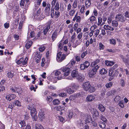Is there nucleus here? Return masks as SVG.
Segmentation results:
<instances>
[{
  "label": "nucleus",
  "mask_w": 129,
  "mask_h": 129,
  "mask_svg": "<svg viewBox=\"0 0 129 129\" xmlns=\"http://www.w3.org/2000/svg\"><path fill=\"white\" fill-rule=\"evenodd\" d=\"M71 75L73 78L76 77L78 81L80 82H82L84 79V77L83 75L79 73L77 69L73 70Z\"/></svg>",
  "instance_id": "nucleus-1"
},
{
  "label": "nucleus",
  "mask_w": 129,
  "mask_h": 129,
  "mask_svg": "<svg viewBox=\"0 0 129 129\" xmlns=\"http://www.w3.org/2000/svg\"><path fill=\"white\" fill-rule=\"evenodd\" d=\"M29 110H30V113L31 115L34 120L36 121L37 119V112L36 109L34 108L30 107V106H28L27 107Z\"/></svg>",
  "instance_id": "nucleus-2"
},
{
  "label": "nucleus",
  "mask_w": 129,
  "mask_h": 129,
  "mask_svg": "<svg viewBox=\"0 0 129 129\" xmlns=\"http://www.w3.org/2000/svg\"><path fill=\"white\" fill-rule=\"evenodd\" d=\"M66 56L65 54L62 55L61 52H59L57 54L56 60L58 62H61L65 58Z\"/></svg>",
  "instance_id": "nucleus-3"
},
{
  "label": "nucleus",
  "mask_w": 129,
  "mask_h": 129,
  "mask_svg": "<svg viewBox=\"0 0 129 129\" xmlns=\"http://www.w3.org/2000/svg\"><path fill=\"white\" fill-rule=\"evenodd\" d=\"M116 20L117 21L123 22L125 21L126 19L121 14L119 13L115 17Z\"/></svg>",
  "instance_id": "nucleus-4"
},
{
  "label": "nucleus",
  "mask_w": 129,
  "mask_h": 129,
  "mask_svg": "<svg viewBox=\"0 0 129 129\" xmlns=\"http://www.w3.org/2000/svg\"><path fill=\"white\" fill-rule=\"evenodd\" d=\"M51 18H53L54 16H55V17L56 18L59 17L60 12L58 11H55V13H54L53 8H51Z\"/></svg>",
  "instance_id": "nucleus-5"
},
{
  "label": "nucleus",
  "mask_w": 129,
  "mask_h": 129,
  "mask_svg": "<svg viewBox=\"0 0 129 129\" xmlns=\"http://www.w3.org/2000/svg\"><path fill=\"white\" fill-rule=\"evenodd\" d=\"M98 67H94L91 70L89 71L88 73V75L90 77H93L97 71Z\"/></svg>",
  "instance_id": "nucleus-6"
},
{
  "label": "nucleus",
  "mask_w": 129,
  "mask_h": 129,
  "mask_svg": "<svg viewBox=\"0 0 129 129\" xmlns=\"http://www.w3.org/2000/svg\"><path fill=\"white\" fill-rule=\"evenodd\" d=\"M100 61L99 59H97L96 61L91 63V66L92 67H98V69L100 67V66L99 64H97Z\"/></svg>",
  "instance_id": "nucleus-7"
},
{
  "label": "nucleus",
  "mask_w": 129,
  "mask_h": 129,
  "mask_svg": "<svg viewBox=\"0 0 129 129\" xmlns=\"http://www.w3.org/2000/svg\"><path fill=\"white\" fill-rule=\"evenodd\" d=\"M70 68L68 67H66L63 69L62 70L64 72L63 76H68L70 73Z\"/></svg>",
  "instance_id": "nucleus-8"
},
{
  "label": "nucleus",
  "mask_w": 129,
  "mask_h": 129,
  "mask_svg": "<svg viewBox=\"0 0 129 129\" xmlns=\"http://www.w3.org/2000/svg\"><path fill=\"white\" fill-rule=\"evenodd\" d=\"M90 85V83L88 82H85L83 84V87L85 90L87 91L88 90Z\"/></svg>",
  "instance_id": "nucleus-9"
},
{
  "label": "nucleus",
  "mask_w": 129,
  "mask_h": 129,
  "mask_svg": "<svg viewBox=\"0 0 129 129\" xmlns=\"http://www.w3.org/2000/svg\"><path fill=\"white\" fill-rule=\"evenodd\" d=\"M95 98V97L92 95H89L86 98V101L90 102L93 101Z\"/></svg>",
  "instance_id": "nucleus-10"
},
{
  "label": "nucleus",
  "mask_w": 129,
  "mask_h": 129,
  "mask_svg": "<svg viewBox=\"0 0 129 129\" xmlns=\"http://www.w3.org/2000/svg\"><path fill=\"white\" fill-rule=\"evenodd\" d=\"M16 97V95L14 94H12L7 95L6 96L5 98L9 101L14 99Z\"/></svg>",
  "instance_id": "nucleus-11"
},
{
  "label": "nucleus",
  "mask_w": 129,
  "mask_h": 129,
  "mask_svg": "<svg viewBox=\"0 0 129 129\" xmlns=\"http://www.w3.org/2000/svg\"><path fill=\"white\" fill-rule=\"evenodd\" d=\"M117 66L118 65L117 64H115L110 68L109 70V76H111L113 74V73L114 72L113 70L116 68Z\"/></svg>",
  "instance_id": "nucleus-12"
},
{
  "label": "nucleus",
  "mask_w": 129,
  "mask_h": 129,
  "mask_svg": "<svg viewBox=\"0 0 129 129\" xmlns=\"http://www.w3.org/2000/svg\"><path fill=\"white\" fill-rule=\"evenodd\" d=\"M55 75L56 76H58L57 77L58 80H60L63 78V75L61 74L60 72L59 71H56L55 73Z\"/></svg>",
  "instance_id": "nucleus-13"
},
{
  "label": "nucleus",
  "mask_w": 129,
  "mask_h": 129,
  "mask_svg": "<svg viewBox=\"0 0 129 129\" xmlns=\"http://www.w3.org/2000/svg\"><path fill=\"white\" fill-rule=\"evenodd\" d=\"M44 114H43V112L41 111L39 112V120L42 121L43 120L44 118Z\"/></svg>",
  "instance_id": "nucleus-14"
},
{
  "label": "nucleus",
  "mask_w": 129,
  "mask_h": 129,
  "mask_svg": "<svg viewBox=\"0 0 129 129\" xmlns=\"http://www.w3.org/2000/svg\"><path fill=\"white\" fill-rule=\"evenodd\" d=\"M51 25V23H49L45 27V28L43 30V33L44 35H46L49 30L50 28V25Z\"/></svg>",
  "instance_id": "nucleus-15"
},
{
  "label": "nucleus",
  "mask_w": 129,
  "mask_h": 129,
  "mask_svg": "<svg viewBox=\"0 0 129 129\" xmlns=\"http://www.w3.org/2000/svg\"><path fill=\"white\" fill-rule=\"evenodd\" d=\"M76 20V22L78 23L80 22L81 21V18L80 16H77V13L76 14L73 20L74 21H75Z\"/></svg>",
  "instance_id": "nucleus-16"
},
{
  "label": "nucleus",
  "mask_w": 129,
  "mask_h": 129,
  "mask_svg": "<svg viewBox=\"0 0 129 129\" xmlns=\"http://www.w3.org/2000/svg\"><path fill=\"white\" fill-rule=\"evenodd\" d=\"M76 96L77 98L83 97L85 95V93L83 91H81L79 93L76 94Z\"/></svg>",
  "instance_id": "nucleus-17"
},
{
  "label": "nucleus",
  "mask_w": 129,
  "mask_h": 129,
  "mask_svg": "<svg viewBox=\"0 0 129 129\" xmlns=\"http://www.w3.org/2000/svg\"><path fill=\"white\" fill-rule=\"evenodd\" d=\"M104 28L106 30L113 31L114 30V28L113 27H112L111 26L108 25H104Z\"/></svg>",
  "instance_id": "nucleus-18"
},
{
  "label": "nucleus",
  "mask_w": 129,
  "mask_h": 129,
  "mask_svg": "<svg viewBox=\"0 0 129 129\" xmlns=\"http://www.w3.org/2000/svg\"><path fill=\"white\" fill-rule=\"evenodd\" d=\"M98 108L102 112L105 111V108L102 104H100L98 105Z\"/></svg>",
  "instance_id": "nucleus-19"
},
{
  "label": "nucleus",
  "mask_w": 129,
  "mask_h": 129,
  "mask_svg": "<svg viewBox=\"0 0 129 129\" xmlns=\"http://www.w3.org/2000/svg\"><path fill=\"white\" fill-rule=\"evenodd\" d=\"M91 0H86L85 3V5L86 7L88 8L91 5Z\"/></svg>",
  "instance_id": "nucleus-20"
},
{
  "label": "nucleus",
  "mask_w": 129,
  "mask_h": 129,
  "mask_svg": "<svg viewBox=\"0 0 129 129\" xmlns=\"http://www.w3.org/2000/svg\"><path fill=\"white\" fill-rule=\"evenodd\" d=\"M33 42L31 41H29L28 42H27L25 45V47L27 49H28L31 47L32 44Z\"/></svg>",
  "instance_id": "nucleus-21"
},
{
  "label": "nucleus",
  "mask_w": 129,
  "mask_h": 129,
  "mask_svg": "<svg viewBox=\"0 0 129 129\" xmlns=\"http://www.w3.org/2000/svg\"><path fill=\"white\" fill-rule=\"evenodd\" d=\"M107 72V70L103 68L101 69L99 71L100 74L101 75L106 74Z\"/></svg>",
  "instance_id": "nucleus-22"
},
{
  "label": "nucleus",
  "mask_w": 129,
  "mask_h": 129,
  "mask_svg": "<svg viewBox=\"0 0 129 129\" xmlns=\"http://www.w3.org/2000/svg\"><path fill=\"white\" fill-rule=\"evenodd\" d=\"M119 57L122 59L123 61L125 63H127L128 62V59L125 58V57L123 55H120Z\"/></svg>",
  "instance_id": "nucleus-23"
},
{
  "label": "nucleus",
  "mask_w": 129,
  "mask_h": 129,
  "mask_svg": "<svg viewBox=\"0 0 129 129\" xmlns=\"http://www.w3.org/2000/svg\"><path fill=\"white\" fill-rule=\"evenodd\" d=\"M98 22L97 24L98 25H102L103 24V23L101 24L102 21V17H99L98 18Z\"/></svg>",
  "instance_id": "nucleus-24"
},
{
  "label": "nucleus",
  "mask_w": 129,
  "mask_h": 129,
  "mask_svg": "<svg viewBox=\"0 0 129 129\" xmlns=\"http://www.w3.org/2000/svg\"><path fill=\"white\" fill-rule=\"evenodd\" d=\"M57 31L55 30L54 31V33H53L52 36V40L53 41L55 39H56L57 37Z\"/></svg>",
  "instance_id": "nucleus-25"
},
{
  "label": "nucleus",
  "mask_w": 129,
  "mask_h": 129,
  "mask_svg": "<svg viewBox=\"0 0 129 129\" xmlns=\"http://www.w3.org/2000/svg\"><path fill=\"white\" fill-rule=\"evenodd\" d=\"M95 89L94 87L91 86L90 85L88 90L90 92L92 93L94 92L95 91Z\"/></svg>",
  "instance_id": "nucleus-26"
},
{
  "label": "nucleus",
  "mask_w": 129,
  "mask_h": 129,
  "mask_svg": "<svg viewBox=\"0 0 129 129\" xmlns=\"http://www.w3.org/2000/svg\"><path fill=\"white\" fill-rule=\"evenodd\" d=\"M93 115L95 117H98L99 115V113L96 109H93Z\"/></svg>",
  "instance_id": "nucleus-27"
},
{
  "label": "nucleus",
  "mask_w": 129,
  "mask_h": 129,
  "mask_svg": "<svg viewBox=\"0 0 129 129\" xmlns=\"http://www.w3.org/2000/svg\"><path fill=\"white\" fill-rule=\"evenodd\" d=\"M26 125V123L25 122V121L23 120L21 121L19 123V126L20 127H22L25 126Z\"/></svg>",
  "instance_id": "nucleus-28"
},
{
  "label": "nucleus",
  "mask_w": 129,
  "mask_h": 129,
  "mask_svg": "<svg viewBox=\"0 0 129 129\" xmlns=\"http://www.w3.org/2000/svg\"><path fill=\"white\" fill-rule=\"evenodd\" d=\"M85 68H87L90 65V63L88 61H86L83 64Z\"/></svg>",
  "instance_id": "nucleus-29"
},
{
  "label": "nucleus",
  "mask_w": 129,
  "mask_h": 129,
  "mask_svg": "<svg viewBox=\"0 0 129 129\" xmlns=\"http://www.w3.org/2000/svg\"><path fill=\"white\" fill-rule=\"evenodd\" d=\"M38 55V56L36 58V61L37 63L39 62L41 58V56L40 55H39L38 54H37L36 55V56H37Z\"/></svg>",
  "instance_id": "nucleus-30"
},
{
  "label": "nucleus",
  "mask_w": 129,
  "mask_h": 129,
  "mask_svg": "<svg viewBox=\"0 0 129 129\" xmlns=\"http://www.w3.org/2000/svg\"><path fill=\"white\" fill-rule=\"evenodd\" d=\"M35 127L36 129H44L43 127L40 124H36Z\"/></svg>",
  "instance_id": "nucleus-31"
},
{
  "label": "nucleus",
  "mask_w": 129,
  "mask_h": 129,
  "mask_svg": "<svg viewBox=\"0 0 129 129\" xmlns=\"http://www.w3.org/2000/svg\"><path fill=\"white\" fill-rule=\"evenodd\" d=\"M99 126L100 127L103 129L105 128L106 127V125L105 124L102 122H100Z\"/></svg>",
  "instance_id": "nucleus-32"
},
{
  "label": "nucleus",
  "mask_w": 129,
  "mask_h": 129,
  "mask_svg": "<svg viewBox=\"0 0 129 129\" xmlns=\"http://www.w3.org/2000/svg\"><path fill=\"white\" fill-rule=\"evenodd\" d=\"M53 104L55 105H58L59 104L60 102L57 99L54 100L53 101Z\"/></svg>",
  "instance_id": "nucleus-33"
},
{
  "label": "nucleus",
  "mask_w": 129,
  "mask_h": 129,
  "mask_svg": "<svg viewBox=\"0 0 129 129\" xmlns=\"http://www.w3.org/2000/svg\"><path fill=\"white\" fill-rule=\"evenodd\" d=\"M112 25L114 27H117L118 25V23L117 20H113L112 22Z\"/></svg>",
  "instance_id": "nucleus-34"
},
{
  "label": "nucleus",
  "mask_w": 129,
  "mask_h": 129,
  "mask_svg": "<svg viewBox=\"0 0 129 129\" xmlns=\"http://www.w3.org/2000/svg\"><path fill=\"white\" fill-rule=\"evenodd\" d=\"M41 12V11L40 9V8H39L38 10L37 11L36 14L34 16V17L36 18H37V17L39 16V15L40 14Z\"/></svg>",
  "instance_id": "nucleus-35"
},
{
  "label": "nucleus",
  "mask_w": 129,
  "mask_h": 129,
  "mask_svg": "<svg viewBox=\"0 0 129 129\" xmlns=\"http://www.w3.org/2000/svg\"><path fill=\"white\" fill-rule=\"evenodd\" d=\"M76 98H77V97L76 96V94L70 96L69 98L70 100H73Z\"/></svg>",
  "instance_id": "nucleus-36"
},
{
  "label": "nucleus",
  "mask_w": 129,
  "mask_h": 129,
  "mask_svg": "<svg viewBox=\"0 0 129 129\" xmlns=\"http://www.w3.org/2000/svg\"><path fill=\"white\" fill-rule=\"evenodd\" d=\"M118 74V72L117 70H115L114 71V72L113 74V75H112L111 76H112V79H113L114 77H116L117 76Z\"/></svg>",
  "instance_id": "nucleus-37"
},
{
  "label": "nucleus",
  "mask_w": 129,
  "mask_h": 129,
  "mask_svg": "<svg viewBox=\"0 0 129 129\" xmlns=\"http://www.w3.org/2000/svg\"><path fill=\"white\" fill-rule=\"evenodd\" d=\"M67 92L70 94H72L74 92V91L73 90L69 88H67Z\"/></svg>",
  "instance_id": "nucleus-38"
},
{
  "label": "nucleus",
  "mask_w": 129,
  "mask_h": 129,
  "mask_svg": "<svg viewBox=\"0 0 129 129\" xmlns=\"http://www.w3.org/2000/svg\"><path fill=\"white\" fill-rule=\"evenodd\" d=\"M50 8H46L45 11V12L47 16L49 15L50 13Z\"/></svg>",
  "instance_id": "nucleus-39"
},
{
  "label": "nucleus",
  "mask_w": 129,
  "mask_h": 129,
  "mask_svg": "<svg viewBox=\"0 0 129 129\" xmlns=\"http://www.w3.org/2000/svg\"><path fill=\"white\" fill-rule=\"evenodd\" d=\"M57 109L58 110H61L62 112H61V113H62L65 112V108L64 107H61L60 106H59L57 107Z\"/></svg>",
  "instance_id": "nucleus-40"
},
{
  "label": "nucleus",
  "mask_w": 129,
  "mask_h": 129,
  "mask_svg": "<svg viewBox=\"0 0 129 129\" xmlns=\"http://www.w3.org/2000/svg\"><path fill=\"white\" fill-rule=\"evenodd\" d=\"M87 54V50H86L85 52L82 53L81 55V58H83Z\"/></svg>",
  "instance_id": "nucleus-41"
},
{
  "label": "nucleus",
  "mask_w": 129,
  "mask_h": 129,
  "mask_svg": "<svg viewBox=\"0 0 129 129\" xmlns=\"http://www.w3.org/2000/svg\"><path fill=\"white\" fill-rule=\"evenodd\" d=\"M63 44L62 43V41L61 40L59 43V45H58V48L60 49H62L63 48Z\"/></svg>",
  "instance_id": "nucleus-42"
},
{
  "label": "nucleus",
  "mask_w": 129,
  "mask_h": 129,
  "mask_svg": "<svg viewBox=\"0 0 129 129\" xmlns=\"http://www.w3.org/2000/svg\"><path fill=\"white\" fill-rule=\"evenodd\" d=\"M113 85V83L112 82H110L109 83L106 84V86L107 88H109L112 86Z\"/></svg>",
  "instance_id": "nucleus-43"
},
{
  "label": "nucleus",
  "mask_w": 129,
  "mask_h": 129,
  "mask_svg": "<svg viewBox=\"0 0 129 129\" xmlns=\"http://www.w3.org/2000/svg\"><path fill=\"white\" fill-rule=\"evenodd\" d=\"M14 88L15 89V92L16 91L18 94H21L22 93V89H20V90H21V91H19V89H20L19 88L17 87H15Z\"/></svg>",
  "instance_id": "nucleus-44"
},
{
  "label": "nucleus",
  "mask_w": 129,
  "mask_h": 129,
  "mask_svg": "<svg viewBox=\"0 0 129 129\" xmlns=\"http://www.w3.org/2000/svg\"><path fill=\"white\" fill-rule=\"evenodd\" d=\"M89 19L90 21L93 22L95 20L96 18L94 16H92L89 18Z\"/></svg>",
  "instance_id": "nucleus-45"
},
{
  "label": "nucleus",
  "mask_w": 129,
  "mask_h": 129,
  "mask_svg": "<svg viewBox=\"0 0 129 129\" xmlns=\"http://www.w3.org/2000/svg\"><path fill=\"white\" fill-rule=\"evenodd\" d=\"M110 42L111 44H112L115 45L116 44V41L115 39H112L110 40Z\"/></svg>",
  "instance_id": "nucleus-46"
},
{
  "label": "nucleus",
  "mask_w": 129,
  "mask_h": 129,
  "mask_svg": "<svg viewBox=\"0 0 129 129\" xmlns=\"http://www.w3.org/2000/svg\"><path fill=\"white\" fill-rule=\"evenodd\" d=\"M28 60V58L27 57L25 58L24 59H23V62H22L21 64L23 65H24L26 64L27 63V60Z\"/></svg>",
  "instance_id": "nucleus-47"
},
{
  "label": "nucleus",
  "mask_w": 129,
  "mask_h": 129,
  "mask_svg": "<svg viewBox=\"0 0 129 129\" xmlns=\"http://www.w3.org/2000/svg\"><path fill=\"white\" fill-rule=\"evenodd\" d=\"M7 76L9 78H12L13 77V75L11 72H9L7 73Z\"/></svg>",
  "instance_id": "nucleus-48"
},
{
  "label": "nucleus",
  "mask_w": 129,
  "mask_h": 129,
  "mask_svg": "<svg viewBox=\"0 0 129 129\" xmlns=\"http://www.w3.org/2000/svg\"><path fill=\"white\" fill-rule=\"evenodd\" d=\"M25 0H21L20 2V5L21 7L24 6Z\"/></svg>",
  "instance_id": "nucleus-49"
},
{
  "label": "nucleus",
  "mask_w": 129,
  "mask_h": 129,
  "mask_svg": "<svg viewBox=\"0 0 129 129\" xmlns=\"http://www.w3.org/2000/svg\"><path fill=\"white\" fill-rule=\"evenodd\" d=\"M111 17H108L107 19V22L109 24L111 23L112 20L111 18L113 17V15L112 14L110 16Z\"/></svg>",
  "instance_id": "nucleus-50"
},
{
  "label": "nucleus",
  "mask_w": 129,
  "mask_h": 129,
  "mask_svg": "<svg viewBox=\"0 0 129 129\" xmlns=\"http://www.w3.org/2000/svg\"><path fill=\"white\" fill-rule=\"evenodd\" d=\"M75 12V10H71L69 11V14L70 16H73Z\"/></svg>",
  "instance_id": "nucleus-51"
},
{
  "label": "nucleus",
  "mask_w": 129,
  "mask_h": 129,
  "mask_svg": "<svg viewBox=\"0 0 129 129\" xmlns=\"http://www.w3.org/2000/svg\"><path fill=\"white\" fill-rule=\"evenodd\" d=\"M85 9V7L84 5H83L80 10V12L81 13H83L84 12V10Z\"/></svg>",
  "instance_id": "nucleus-52"
},
{
  "label": "nucleus",
  "mask_w": 129,
  "mask_h": 129,
  "mask_svg": "<svg viewBox=\"0 0 129 129\" xmlns=\"http://www.w3.org/2000/svg\"><path fill=\"white\" fill-rule=\"evenodd\" d=\"M101 119L105 122H106L107 120L106 118L103 115H102L101 116Z\"/></svg>",
  "instance_id": "nucleus-53"
},
{
  "label": "nucleus",
  "mask_w": 129,
  "mask_h": 129,
  "mask_svg": "<svg viewBox=\"0 0 129 129\" xmlns=\"http://www.w3.org/2000/svg\"><path fill=\"white\" fill-rule=\"evenodd\" d=\"M118 104L119 106L121 108H123L124 107L123 101H120Z\"/></svg>",
  "instance_id": "nucleus-54"
},
{
  "label": "nucleus",
  "mask_w": 129,
  "mask_h": 129,
  "mask_svg": "<svg viewBox=\"0 0 129 129\" xmlns=\"http://www.w3.org/2000/svg\"><path fill=\"white\" fill-rule=\"evenodd\" d=\"M55 9L56 11H58L59 9V3H56L55 6Z\"/></svg>",
  "instance_id": "nucleus-55"
},
{
  "label": "nucleus",
  "mask_w": 129,
  "mask_h": 129,
  "mask_svg": "<svg viewBox=\"0 0 129 129\" xmlns=\"http://www.w3.org/2000/svg\"><path fill=\"white\" fill-rule=\"evenodd\" d=\"M58 95L61 97L66 96L67 95V94L64 92L58 94Z\"/></svg>",
  "instance_id": "nucleus-56"
},
{
  "label": "nucleus",
  "mask_w": 129,
  "mask_h": 129,
  "mask_svg": "<svg viewBox=\"0 0 129 129\" xmlns=\"http://www.w3.org/2000/svg\"><path fill=\"white\" fill-rule=\"evenodd\" d=\"M23 59L24 58H20L19 60L17 61V63L18 64H21Z\"/></svg>",
  "instance_id": "nucleus-57"
},
{
  "label": "nucleus",
  "mask_w": 129,
  "mask_h": 129,
  "mask_svg": "<svg viewBox=\"0 0 129 129\" xmlns=\"http://www.w3.org/2000/svg\"><path fill=\"white\" fill-rule=\"evenodd\" d=\"M99 47L100 49V50L103 49L104 48V46L103 45L102 43H99Z\"/></svg>",
  "instance_id": "nucleus-58"
},
{
  "label": "nucleus",
  "mask_w": 129,
  "mask_h": 129,
  "mask_svg": "<svg viewBox=\"0 0 129 129\" xmlns=\"http://www.w3.org/2000/svg\"><path fill=\"white\" fill-rule=\"evenodd\" d=\"M91 117L90 116H88V117H87L86 118V119L85 120V121L87 123V122H89L91 120Z\"/></svg>",
  "instance_id": "nucleus-59"
},
{
  "label": "nucleus",
  "mask_w": 129,
  "mask_h": 129,
  "mask_svg": "<svg viewBox=\"0 0 129 129\" xmlns=\"http://www.w3.org/2000/svg\"><path fill=\"white\" fill-rule=\"evenodd\" d=\"M83 34L82 33H80L78 35L77 38L80 40L82 38L83 36Z\"/></svg>",
  "instance_id": "nucleus-60"
},
{
  "label": "nucleus",
  "mask_w": 129,
  "mask_h": 129,
  "mask_svg": "<svg viewBox=\"0 0 129 129\" xmlns=\"http://www.w3.org/2000/svg\"><path fill=\"white\" fill-rule=\"evenodd\" d=\"M45 47L44 46L41 47L39 48V50L41 52H43L45 49Z\"/></svg>",
  "instance_id": "nucleus-61"
},
{
  "label": "nucleus",
  "mask_w": 129,
  "mask_h": 129,
  "mask_svg": "<svg viewBox=\"0 0 129 129\" xmlns=\"http://www.w3.org/2000/svg\"><path fill=\"white\" fill-rule=\"evenodd\" d=\"M73 115V112L71 111H70L69 112V114L68 115V117L70 118H71Z\"/></svg>",
  "instance_id": "nucleus-62"
},
{
  "label": "nucleus",
  "mask_w": 129,
  "mask_h": 129,
  "mask_svg": "<svg viewBox=\"0 0 129 129\" xmlns=\"http://www.w3.org/2000/svg\"><path fill=\"white\" fill-rule=\"evenodd\" d=\"M25 100L26 102L28 103L30 102L31 100V99L28 97H25Z\"/></svg>",
  "instance_id": "nucleus-63"
},
{
  "label": "nucleus",
  "mask_w": 129,
  "mask_h": 129,
  "mask_svg": "<svg viewBox=\"0 0 129 129\" xmlns=\"http://www.w3.org/2000/svg\"><path fill=\"white\" fill-rule=\"evenodd\" d=\"M16 105L17 106H21V103L18 100L16 101L15 103Z\"/></svg>",
  "instance_id": "nucleus-64"
}]
</instances>
